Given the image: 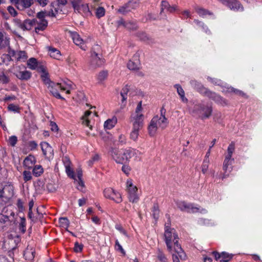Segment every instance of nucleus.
I'll list each match as a JSON object with an SVG mask.
<instances>
[{"label":"nucleus","instance_id":"obj_1","mask_svg":"<svg viewBox=\"0 0 262 262\" xmlns=\"http://www.w3.org/2000/svg\"><path fill=\"white\" fill-rule=\"evenodd\" d=\"M144 116L137 115L131 116L130 121L133 124L132 130L130 134V138L134 141H136L139 135V131L144 125Z\"/></svg>","mask_w":262,"mask_h":262},{"label":"nucleus","instance_id":"obj_2","mask_svg":"<svg viewBox=\"0 0 262 262\" xmlns=\"http://www.w3.org/2000/svg\"><path fill=\"white\" fill-rule=\"evenodd\" d=\"M113 158L118 163L123 164L127 162L134 155L135 151L132 149H125L122 151L113 148L111 151Z\"/></svg>","mask_w":262,"mask_h":262},{"label":"nucleus","instance_id":"obj_3","mask_svg":"<svg viewBox=\"0 0 262 262\" xmlns=\"http://www.w3.org/2000/svg\"><path fill=\"white\" fill-rule=\"evenodd\" d=\"M14 194L13 187L10 184H0V204L5 205L8 203Z\"/></svg>","mask_w":262,"mask_h":262},{"label":"nucleus","instance_id":"obj_4","mask_svg":"<svg viewBox=\"0 0 262 262\" xmlns=\"http://www.w3.org/2000/svg\"><path fill=\"white\" fill-rule=\"evenodd\" d=\"M193 112L201 119L210 117L212 113V107L211 105L200 103L194 106Z\"/></svg>","mask_w":262,"mask_h":262},{"label":"nucleus","instance_id":"obj_5","mask_svg":"<svg viewBox=\"0 0 262 262\" xmlns=\"http://www.w3.org/2000/svg\"><path fill=\"white\" fill-rule=\"evenodd\" d=\"M204 96L213 100L219 105L224 106L227 105L228 104V101L226 99L209 89L207 90Z\"/></svg>","mask_w":262,"mask_h":262},{"label":"nucleus","instance_id":"obj_6","mask_svg":"<svg viewBox=\"0 0 262 262\" xmlns=\"http://www.w3.org/2000/svg\"><path fill=\"white\" fill-rule=\"evenodd\" d=\"M164 237L167 249L170 252H171L172 250L171 243L177 239H179L178 235L174 229L170 230L167 229L165 230Z\"/></svg>","mask_w":262,"mask_h":262},{"label":"nucleus","instance_id":"obj_7","mask_svg":"<svg viewBox=\"0 0 262 262\" xmlns=\"http://www.w3.org/2000/svg\"><path fill=\"white\" fill-rule=\"evenodd\" d=\"M104 196L114 201L117 203H120L122 201L121 194L111 188H107L103 191Z\"/></svg>","mask_w":262,"mask_h":262},{"label":"nucleus","instance_id":"obj_8","mask_svg":"<svg viewBox=\"0 0 262 262\" xmlns=\"http://www.w3.org/2000/svg\"><path fill=\"white\" fill-rule=\"evenodd\" d=\"M177 207L182 211H186L189 213H196L200 211L199 207H193L191 204H187L185 201H177Z\"/></svg>","mask_w":262,"mask_h":262},{"label":"nucleus","instance_id":"obj_9","mask_svg":"<svg viewBox=\"0 0 262 262\" xmlns=\"http://www.w3.org/2000/svg\"><path fill=\"white\" fill-rule=\"evenodd\" d=\"M220 2L231 10L233 11H244L242 4L237 0H220Z\"/></svg>","mask_w":262,"mask_h":262},{"label":"nucleus","instance_id":"obj_10","mask_svg":"<svg viewBox=\"0 0 262 262\" xmlns=\"http://www.w3.org/2000/svg\"><path fill=\"white\" fill-rule=\"evenodd\" d=\"M13 22L16 26L21 29L23 31L30 30L34 24L33 20L26 19L21 21L19 19L15 18L13 19Z\"/></svg>","mask_w":262,"mask_h":262},{"label":"nucleus","instance_id":"obj_11","mask_svg":"<svg viewBox=\"0 0 262 262\" xmlns=\"http://www.w3.org/2000/svg\"><path fill=\"white\" fill-rule=\"evenodd\" d=\"M212 254L214 255L216 260H219L220 262H228L233 257V254H229L226 252H222L220 253L216 251L212 252Z\"/></svg>","mask_w":262,"mask_h":262},{"label":"nucleus","instance_id":"obj_12","mask_svg":"<svg viewBox=\"0 0 262 262\" xmlns=\"http://www.w3.org/2000/svg\"><path fill=\"white\" fill-rule=\"evenodd\" d=\"M105 62L102 56L91 55L90 66L95 69L102 66Z\"/></svg>","mask_w":262,"mask_h":262},{"label":"nucleus","instance_id":"obj_13","mask_svg":"<svg viewBox=\"0 0 262 262\" xmlns=\"http://www.w3.org/2000/svg\"><path fill=\"white\" fill-rule=\"evenodd\" d=\"M48 88L49 89L50 93L53 95V96L58 99L64 100V98L62 97L57 91V88H61V84L60 83H54L53 82L52 83H50L49 85L48 86Z\"/></svg>","mask_w":262,"mask_h":262},{"label":"nucleus","instance_id":"obj_14","mask_svg":"<svg viewBox=\"0 0 262 262\" xmlns=\"http://www.w3.org/2000/svg\"><path fill=\"white\" fill-rule=\"evenodd\" d=\"M69 32L70 33L71 36L73 39V42L75 43V45L80 46L81 49L82 50H85L86 46L84 44V41L80 37L79 35L75 32L70 31Z\"/></svg>","mask_w":262,"mask_h":262},{"label":"nucleus","instance_id":"obj_15","mask_svg":"<svg viewBox=\"0 0 262 262\" xmlns=\"http://www.w3.org/2000/svg\"><path fill=\"white\" fill-rule=\"evenodd\" d=\"M140 66L139 54H135L127 63V67L130 70H136L139 69Z\"/></svg>","mask_w":262,"mask_h":262},{"label":"nucleus","instance_id":"obj_16","mask_svg":"<svg viewBox=\"0 0 262 262\" xmlns=\"http://www.w3.org/2000/svg\"><path fill=\"white\" fill-rule=\"evenodd\" d=\"M190 84L191 86L197 91L199 93L203 95V96L206 93V92L208 89L204 86V85L199 81L195 80H191L190 81Z\"/></svg>","mask_w":262,"mask_h":262},{"label":"nucleus","instance_id":"obj_17","mask_svg":"<svg viewBox=\"0 0 262 262\" xmlns=\"http://www.w3.org/2000/svg\"><path fill=\"white\" fill-rule=\"evenodd\" d=\"M173 242L174 244V250L177 254L174 255L178 256L179 258L181 260H185L186 258V255L182 249L181 245L179 244L178 239H177Z\"/></svg>","mask_w":262,"mask_h":262},{"label":"nucleus","instance_id":"obj_18","mask_svg":"<svg viewBox=\"0 0 262 262\" xmlns=\"http://www.w3.org/2000/svg\"><path fill=\"white\" fill-rule=\"evenodd\" d=\"M40 146L44 156L49 158L53 156V149L48 143L42 142L40 143Z\"/></svg>","mask_w":262,"mask_h":262},{"label":"nucleus","instance_id":"obj_19","mask_svg":"<svg viewBox=\"0 0 262 262\" xmlns=\"http://www.w3.org/2000/svg\"><path fill=\"white\" fill-rule=\"evenodd\" d=\"M14 2L20 10L28 8L33 4V0H14Z\"/></svg>","mask_w":262,"mask_h":262},{"label":"nucleus","instance_id":"obj_20","mask_svg":"<svg viewBox=\"0 0 262 262\" xmlns=\"http://www.w3.org/2000/svg\"><path fill=\"white\" fill-rule=\"evenodd\" d=\"M57 11L56 10H55V12L52 9L50 10V11H40L37 13V17L40 19V21H42L43 20H46L45 19V17L46 16H49L51 17H55L56 16V13H57Z\"/></svg>","mask_w":262,"mask_h":262},{"label":"nucleus","instance_id":"obj_21","mask_svg":"<svg viewBox=\"0 0 262 262\" xmlns=\"http://www.w3.org/2000/svg\"><path fill=\"white\" fill-rule=\"evenodd\" d=\"M176 10V8L174 6H171L166 1H162L161 4V11H160V15H162L163 13L164 12V11H166L167 12L172 13L174 12Z\"/></svg>","mask_w":262,"mask_h":262},{"label":"nucleus","instance_id":"obj_22","mask_svg":"<svg viewBox=\"0 0 262 262\" xmlns=\"http://www.w3.org/2000/svg\"><path fill=\"white\" fill-rule=\"evenodd\" d=\"M152 119H156L157 125L162 129L165 128L168 123L167 119L165 117H159L156 116Z\"/></svg>","mask_w":262,"mask_h":262},{"label":"nucleus","instance_id":"obj_23","mask_svg":"<svg viewBox=\"0 0 262 262\" xmlns=\"http://www.w3.org/2000/svg\"><path fill=\"white\" fill-rule=\"evenodd\" d=\"M156 119H152L148 126V132L150 136H154L157 131L158 127Z\"/></svg>","mask_w":262,"mask_h":262},{"label":"nucleus","instance_id":"obj_24","mask_svg":"<svg viewBox=\"0 0 262 262\" xmlns=\"http://www.w3.org/2000/svg\"><path fill=\"white\" fill-rule=\"evenodd\" d=\"M36 159L34 156L29 155L27 156L24 161V165L28 169H30L35 164Z\"/></svg>","mask_w":262,"mask_h":262},{"label":"nucleus","instance_id":"obj_25","mask_svg":"<svg viewBox=\"0 0 262 262\" xmlns=\"http://www.w3.org/2000/svg\"><path fill=\"white\" fill-rule=\"evenodd\" d=\"M16 76L22 80H28L31 77V73L28 71H18L16 74Z\"/></svg>","mask_w":262,"mask_h":262},{"label":"nucleus","instance_id":"obj_26","mask_svg":"<svg viewBox=\"0 0 262 262\" xmlns=\"http://www.w3.org/2000/svg\"><path fill=\"white\" fill-rule=\"evenodd\" d=\"M11 219L0 214V231L5 229V228L10 224Z\"/></svg>","mask_w":262,"mask_h":262},{"label":"nucleus","instance_id":"obj_27","mask_svg":"<svg viewBox=\"0 0 262 262\" xmlns=\"http://www.w3.org/2000/svg\"><path fill=\"white\" fill-rule=\"evenodd\" d=\"M0 214H2L8 219H11V222L13 221V219L15 215L14 212L11 209H9L8 207H4Z\"/></svg>","mask_w":262,"mask_h":262},{"label":"nucleus","instance_id":"obj_28","mask_svg":"<svg viewBox=\"0 0 262 262\" xmlns=\"http://www.w3.org/2000/svg\"><path fill=\"white\" fill-rule=\"evenodd\" d=\"M9 45V39L4 36L3 32L0 31V49L5 48Z\"/></svg>","mask_w":262,"mask_h":262},{"label":"nucleus","instance_id":"obj_29","mask_svg":"<svg viewBox=\"0 0 262 262\" xmlns=\"http://www.w3.org/2000/svg\"><path fill=\"white\" fill-rule=\"evenodd\" d=\"M117 119L116 117L107 120L104 123V127L106 129L112 128L117 123Z\"/></svg>","mask_w":262,"mask_h":262},{"label":"nucleus","instance_id":"obj_30","mask_svg":"<svg viewBox=\"0 0 262 262\" xmlns=\"http://www.w3.org/2000/svg\"><path fill=\"white\" fill-rule=\"evenodd\" d=\"M91 55L102 56V50L100 45L96 44L92 47Z\"/></svg>","mask_w":262,"mask_h":262},{"label":"nucleus","instance_id":"obj_31","mask_svg":"<svg viewBox=\"0 0 262 262\" xmlns=\"http://www.w3.org/2000/svg\"><path fill=\"white\" fill-rule=\"evenodd\" d=\"M49 53L51 57L56 59H58L61 56L60 51L52 47H49Z\"/></svg>","mask_w":262,"mask_h":262},{"label":"nucleus","instance_id":"obj_32","mask_svg":"<svg viewBox=\"0 0 262 262\" xmlns=\"http://www.w3.org/2000/svg\"><path fill=\"white\" fill-rule=\"evenodd\" d=\"M195 11L201 17H205L207 15H212L213 13L203 8L198 7L195 8Z\"/></svg>","mask_w":262,"mask_h":262},{"label":"nucleus","instance_id":"obj_33","mask_svg":"<svg viewBox=\"0 0 262 262\" xmlns=\"http://www.w3.org/2000/svg\"><path fill=\"white\" fill-rule=\"evenodd\" d=\"M38 63L35 58H31L27 61L28 67L32 70H36L38 67Z\"/></svg>","mask_w":262,"mask_h":262},{"label":"nucleus","instance_id":"obj_34","mask_svg":"<svg viewBox=\"0 0 262 262\" xmlns=\"http://www.w3.org/2000/svg\"><path fill=\"white\" fill-rule=\"evenodd\" d=\"M174 88H176L177 90V92L178 94L180 95L182 100L183 102H187L188 101L187 99L185 97V92L181 87V86L179 84H177L174 85Z\"/></svg>","mask_w":262,"mask_h":262},{"label":"nucleus","instance_id":"obj_35","mask_svg":"<svg viewBox=\"0 0 262 262\" xmlns=\"http://www.w3.org/2000/svg\"><path fill=\"white\" fill-rule=\"evenodd\" d=\"M129 86L126 85L121 91L120 95L122 97V103H124L127 99V93L129 91Z\"/></svg>","mask_w":262,"mask_h":262},{"label":"nucleus","instance_id":"obj_36","mask_svg":"<svg viewBox=\"0 0 262 262\" xmlns=\"http://www.w3.org/2000/svg\"><path fill=\"white\" fill-rule=\"evenodd\" d=\"M126 186L128 192V194L136 193L137 188L134 186L131 181L128 180L126 182Z\"/></svg>","mask_w":262,"mask_h":262},{"label":"nucleus","instance_id":"obj_37","mask_svg":"<svg viewBox=\"0 0 262 262\" xmlns=\"http://www.w3.org/2000/svg\"><path fill=\"white\" fill-rule=\"evenodd\" d=\"M91 114V111H86L84 113V115L82 117V124L89 127V128L92 129V126L90 125V120L88 119L89 116H90Z\"/></svg>","mask_w":262,"mask_h":262},{"label":"nucleus","instance_id":"obj_38","mask_svg":"<svg viewBox=\"0 0 262 262\" xmlns=\"http://www.w3.org/2000/svg\"><path fill=\"white\" fill-rule=\"evenodd\" d=\"M157 257L160 262H167L168 259L163 252L159 248L157 249Z\"/></svg>","mask_w":262,"mask_h":262},{"label":"nucleus","instance_id":"obj_39","mask_svg":"<svg viewBox=\"0 0 262 262\" xmlns=\"http://www.w3.org/2000/svg\"><path fill=\"white\" fill-rule=\"evenodd\" d=\"M27 55L25 51H19L17 52L16 59L17 61H25L27 59Z\"/></svg>","mask_w":262,"mask_h":262},{"label":"nucleus","instance_id":"obj_40","mask_svg":"<svg viewBox=\"0 0 262 262\" xmlns=\"http://www.w3.org/2000/svg\"><path fill=\"white\" fill-rule=\"evenodd\" d=\"M76 11H77L80 13H84L86 14L90 12L88 4H81L76 10Z\"/></svg>","mask_w":262,"mask_h":262},{"label":"nucleus","instance_id":"obj_41","mask_svg":"<svg viewBox=\"0 0 262 262\" xmlns=\"http://www.w3.org/2000/svg\"><path fill=\"white\" fill-rule=\"evenodd\" d=\"M43 170L41 165H38L34 166L33 169V174L35 177H39L43 173Z\"/></svg>","mask_w":262,"mask_h":262},{"label":"nucleus","instance_id":"obj_42","mask_svg":"<svg viewBox=\"0 0 262 262\" xmlns=\"http://www.w3.org/2000/svg\"><path fill=\"white\" fill-rule=\"evenodd\" d=\"M159 213H160V210L159 209L158 205L157 204H155L153 206L152 209V214L153 217L156 220H157L159 219Z\"/></svg>","mask_w":262,"mask_h":262},{"label":"nucleus","instance_id":"obj_43","mask_svg":"<svg viewBox=\"0 0 262 262\" xmlns=\"http://www.w3.org/2000/svg\"><path fill=\"white\" fill-rule=\"evenodd\" d=\"M48 25V21L47 20H43L35 28V32L38 33L39 31L44 30Z\"/></svg>","mask_w":262,"mask_h":262},{"label":"nucleus","instance_id":"obj_44","mask_svg":"<svg viewBox=\"0 0 262 262\" xmlns=\"http://www.w3.org/2000/svg\"><path fill=\"white\" fill-rule=\"evenodd\" d=\"M59 223L60 226L65 228H68L70 224L69 221L67 217H60L59 219Z\"/></svg>","mask_w":262,"mask_h":262},{"label":"nucleus","instance_id":"obj_45","mask_svg":"<svg viewBox=\"0 0 262 262\" xmlns=\"http://www.w3.org/2000/svg\"><path fill=\"white\" fill-rule=\"evenodd\" d=\"M126 5L128 8L130 9V11L132 10L135 9L139 6L138 3L136 1L132 0L129 1Z\"/></svg>","mask_w":262,"mask_h":262},{"label":"nucleus","instance_id":"obj_46","mask_svg":"<svg viewBox=\"0 0 262 262\" xmlns=\"http://www.w3.org/2000/svg\"><path fill=\"white\" fill-rule=\"evenodd\" d=\"M108 76V72L107 71H102L99 72L98 75V79L100 81H102L106 79Z\"/></svg>","mask_w":262,"mask_h":262},{"label":"nucleus","instance_id":"obj_47","mask_svg":"<svg viewBox=\"0 0 262 262\" xmlns=\"http://www.w3.org/2000/svg\"><path fill=\"white\" fill-rule=\"evenodd\" d=\"M76 172H77V177L79 180L78 183L79 184V185H80L82 187V186H83V182L82 180V169L80 168H78L76 170Z\"/></svg>","mask_w":262,"mask_h":262},{"label":"nucleus","instance_id":"obj_48","mask_svg":"<svg viewBox=\"0 0 262 262\" xmlns=\"http://www.w3.org/2000/svg\"><path fill=\"white\" fill-rule=\"evenodd\" d=\"M137 25L136 23L131 21L126 22L125 28L128 30H135L137 29Z\"/></svg>","mask_w":262,"mask_h":262},{"label":"nucleus","instance_id":"obj_49","mask_svg":"<svg viewBox=\"0 0 262 262\" xmlns=\"http://www.w3.org/2000/svg\"><path fill=\"white\" fill-rule=\"evenodd\" d=\"M41 77L43 81L44 82L45 84L48 85H49L50 83H52L53 81H51L49 77L48 73H46L44 74H42L41 75Z\"/></svg>","mask_w":262,"mask_h":262},{"label":"nucleus","instance_id":"obj_50","mask_svg":"<svg viewBox=\"0 0 262 262\" xmlns=\"http://www.w3.org/2000/svg\"><path fill=\"white\" fill-rule=\"evenodd\" d=\"M105 12V9L103 7H99L96 10V15L98 18H100L104 15Z\"/></svg>","mask_w":262,"mask_h":262},{"label":"nucleus","instance_id":"obj_51","mask_svg":"<svg viewBox=\"0 0 262 262\" xmlns=\"http://www.w3.org/2000/svg\"><path fill=\"white\" fill-rule=\"evenodd\" d=\"M130 9L128 8L126 4L121 7L118 10V12L123 14H126L128 12H130Z\"/></svg>","mask_w":262,"mask_h":262},{"label":"nucleus","instance_id":"obj_52","mask_svg":"<svg viewBox=\"0 0 262 262\" xmlns=\"http://www.w3.org/2000/svg\"><path fill=\"white\" fill-rule=\"evenodd\" d=\"M115 249L116 250L119 251L121 252L123 255H125V251L123 249L121 245L119 244L118 239H116L115 241Z\"/></svg>","mask_w":262,"mask_h":262},{"label":"nucleus","instance_id":"obj_53","mask_svg":"<svg viewBox=\"0 0 262 262\" xmlns=\"http://www.w3.org/2000/svg\"><path fill=\"white\" fill-rule=\"evenodd\" d=\"M100 159V156L98 154H95L93 156L91 159H90L88 162V165L89 166H92L93 163L95 162L98 161Z\"/></svg>","mask_w":262,"mask_h":262},{"label":"nucleus","instance_id":"obj_54","mask_svg":"<svg viewBox=\"0 0 262 262\" xmlns=\"http://www.w3.org/2000/svg\"><path fill=\"white\" fill-rule=\"evenodd\" d=\"M70 2L75 11H76V10L81 4L82 0H70Z\"/></svg>","mask_w":262,"mask_h":262},{"label":"nucleus","instance_id":"obj_55","mask_svg":"<svg viewBox=\"0 0 262 262\" xmlns=\"http://www.w3.org/2000/svg\"><path fill=\"white\" fill-rule=\"evenodd\" d=\"M17 142V138L15 136H11L8 140V143L11 146H15Z\"/></svg>","mask_w":262,"mask_h":262},{"label":"nucleus","instance_id":"obj_56","mask_svg":"<svg viewBox=\"0 0 262 262\" xmlns=\"http://www.w3.org/2000/svg\"><path fill=\"white\" fill-rule=\"evenodd\" d=\"M0 81L3 83H8L9 82V78L3 72L0 73Z\"/></svg>","mask_w":262,"mask_h":262},{"label":"nucleus","instance_id":"obj_57","mask_svg":"<svg viewBox=\"0 0 262 262\" xmlns=\"http://www.w3.org/2000/svg\"><path fill=\"white\" fill-rule=\"evenodd\" d=\"M8 109L10 111L17 113L19 112V107L18 105H15L14 104H10L8 106Z\"/></svg>","mask_w":262,"mask_h":262},{"label":"nucleus","instance_id":"obj_58","mask_svg":"<svg viewBox=\"0 0 262 262\" xmlns=\"http://www.w3.org/2000/svg\"><path fill=\"white\" fill-rule=\"evenodd\" d=\"M24 180L25 182L30 181L32 179L31 173L29 171H24L23 172Z\"/></svg>","mask_w":262,"mask_h":262},{"label":"nucleus","instance_id":"obj_59","mask_svg":"<svg viewBox=\"0 0 262 262\" xmlns=\"http://www.w3.org/2000/svg\"><path fill=\"white\" fill-rule=\"evenodd\" d=\"M142 109V101H140L136 107L135 113L134 114H133L132 116H136L137 115H143L141 113Z\"/></svg>","mask_w":262,"mask_h":262},{"label":"nucleus","instance_id":"obj_60","mask_svg":"<svg viewBox=\"0 0 262 262\" xmlns=\"http://www.w3.org/2000/svg\"><path fill=\"white\" fill-rule=\"evenodd\" d=\"M65 168L68 176L71 177V178L76 180L75 176H74V172L71 168L70 166L69 167H65Z\"/></svg>","mask_w":262,"mask_h":262},{"label":"nucleus","instance_id":"obj_61","mask_svg":"<svg viewBox=\"0 0 262 262\" xmlns=\"http://www.w3.org/2000/svg\"><path fill=\"white\" fill-rule=\"evenodd\" d=\"M129 200L132 203H136L139 200V197L137 195V193L129 194Z\"/></svg>","mask_w":262,"mask_h":262},{"label":"nucleus","instance_id":"obj_62","mask_svg":"<svg viewBox=\"0 0 262 262\" xmlns=\"http://www.w3.org/2000/svg\"><path fill=\"white\" fill-rule=\"evenodd\" d=\"M235 150V144L232 142L229 145L227 149V153L232 155Z\"/></svg>","mask_w":262,"mask_h":262},{"label":"nucleus","instance_id":"obj_63","mask_svg":"<svg viewBox=\"0 0 262 262\" xmlns=\"http://www.w3.org/2000/svg\"><path fill=\"white\" fill-rule=\"evenodd\" d=\"M83 245L79 244L78 242L75 243L74 251L76 252H79L82 251Z\"/></svg>","mask_w":262,"mask_h":262},{"label":"nucleus","instance_id":"obj_64","mask_svg":"<svg viewBox=\"0 0 262 262\" xmlns=\"http://www.w3.org/2000/svg\"><path fill=\"white\" fill-rule=\"evenodd\" d=\"M62 161L65 167H69L71 165V161L69 157L67 156L62 158Z\"/></svg>","mask_w":262,"mask_h":262}]
</instances>
